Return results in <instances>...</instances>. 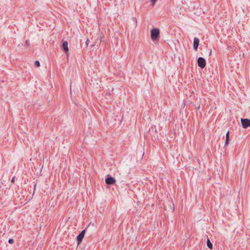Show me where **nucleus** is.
I'll use <instances>...</instances> for the list:
<instances>
[{
  "label": "nucleus",
  "instance_id": "f257e3e1",
  "mask_svg": "<svg viewBox=\"0 0 250 250\" xmlns=\"http://www.w3.org/2000/svg\"><path fill=\"white\" fill-rule=\"evenodd\" d=\"M151 38L153 41L158 40L160 37V30L158 28H154L151 30Z\"/></svg>",
  "mask_w": 250,
  "mask_h": 250
},
{
  "label": "nucleus",
  "instance_id": "f03ea898",
  "mask_svg": "<svg viewBox=\"0 0 250 250\" xmlns=\"http://www.w3.org/2000/svg\"><path fill=\"white\" fill-rule=\"evenodd\" d=\"M197 63L198 66L203 69L206 66V61L203 57H199L197 60Z\"/></svg>",
  "mask_w": 250,
  "mask_h": 250
},
{
  "label": "nucleus",
  "instance_id": "7ed1b4c3",
  "mask_svg": "<svg viewBox=\"0 0 250 250\" xmlns=\"http://www.w3.org/2000/svg\"><path fill=\"white\" fill-rule=\"evenodd\" d=\"M241 124L244 128H247L250 126V120L248 119H241Z\"/></svg>",
  "mask_w": 250,
  "mask_h": 250
},
{
  "label": "nucleus",
  "instance_id": "20e7f679",
  "mask_svg": "<svg viewBox=\"0 0 250 250\" xmlns=\"http://www.w3.org/2000/svg\"><path fill=\"white\" fill-rule=\"evenodd\" d=\"M85 231V229L82 230L81 232V233L77 236V241L78 244H80L82 242V240L83 239L84 236Z\"/></svg>",
  "mask_w": 250,
  "mask_h": 250
},
{
  "label": "nucleus",
  "instance_id": "39448f33",
  "mask_svg": "<svg viewBox=\"0 0 250 250\" xmlns=\"http://www.w3.org/2000/svg\"><path fill=\"white\" fill-rule=\"evenodd\" d=\"M115 180L112 177L108 175V177L105 179V182L107 185H112L115 183Z\"/></svg>",
  "mask_w": 250,
  "mask_h": 250
},
{
  "label": "nucleus",
  "instance_id": "423d86ee",
  "mask_svg": "<svg viewBox=\"0 0 250 250\" xmlns=\"http://www.w3.org/2000/svg\"><path fill=\"white\" fill-rule=\"evenodd\" d=\"M199 39L195 37L193 40V48L195 50H197L199 44Z\"/></svg>",
  "mask_w": 250,
  "mask_h": 250
},
{
  "label": "nucleus",
  "instance_id": "0eeeda50",
  "mask_svg": "<svg viewBox=\"0 0 250 250\" xmlns=\"http://www.w3.org/2000/svg\"><path fill=\"white\" fill-rule=\"evenodd\" d=\"M62 49L64 50L65 53L68 52V42L67 41H64L62 44Z\"/></svg>",
  "mask_w": 250,
  "mask_h": 250
},
{
  "label": "nucleus",
  "instance_id": "6e6552de",
  "mask_svg": "<svg viewBox=\"0 0 250 250\" xmlns=\"http://www.w3.org/2000/svg\"><path fill=\"white\" fill-rule=\"evenodd\" d=\"M229 132L228 131L227 132L226 134V141L225 143V146H227L229 144Z\"/></svg>",
  "mask_w": 250,
  "mask_h": 250
},
{
  "label": "nucleus",
  "instance_id": "1a4fd4ad",
  "mask_svg": "<svg viewBox=\"0 0 250 250\" xmlns=\"http://www.w3.org/2000/svg\"><path fill=\"white\" fill-rule=\"evenodd\" d=\"M207 244L208 248L211 250L213 247L212 244L208 238L207 239Z\"/></svg>",
  "mask_w": 250,
  "mask_h": 250
},
{
  "label": "nucleus",
  "instance_id": "9d476101",
  "mask_svg": "<svg viewBox=\"0 0 250 250\" xmlns=\"http://www.w3.org/2000/svg\"><path fill=\"white\" fill-rule=\"evenodd\" d=\"M35 66L38 67L40 66V62L39 61H36L35 62Z\"/></svg>",
  "mask_w": 250,
  "mask_h": 250
},
{
  "label": "nucleus",
  "instance_id": "9b49d317",
  "mask_svg": "<svg viewBox=\"0 0 250 250\" xmlns=\"http://www.w3.org/2000/svg\"><path fill=\"white\" fill-rule=\"evenodd\" d=\"M14 241L13 239H12V238H10L8 240V243L10 244H12L14 243Z\"/></svg>",
  "mask_w": 250,
  "mask_h": 250
},
{
  "label": "nucleus",
  "instance_id": "f8f14e48",
  "mask_svg": "<svg viewBox=\"0 0 250 250\" xmlns=\"http://www.w3.org/2000/svg\"><path fill=\"white\" fill-rule=\"evenodd\" d=\"M25 45H26V46H29V45H30V43H29V41L28 40H26V41H25Z\"/></svg>",
  "mask_w": 250,
  "mask_h": 250
},
{
  "label": "nucleus",
  "instance_id": "ddd939ff",
  "mask_svg": "<svg viewBox=\"0 0 250 250\" xmlns=\"http://www.w3.org/2000/svg\"><path fill=\"white\" fill-rule=\"evenodd\" d=\"M15 176H14V177L12 178V180H11V182L12 183H14V182H15Z\"/></svg>",
  "mask_w": 250,
  "mask_h": 250
},
{
  "label": "nucleus",
  "instance_id": "4468645a",
  "mask_svg": "<svg viewBox=\"0 0 250 250\" xmlns=\"http://www.w3.org/2000/svg\"><path fill=\"white\" fill-rule=\"evenodd\" d=\"M89 40L88 39H87L86 42H85V44H86V46H88V44H89Z\"/></svg>",
  "mask_w": 250,
  "mask_h": 250
},
{
  "label": "nucleus",
  "instance_id": "2eb2a0df",
  "mask_svg": "<svg viewBox=\"0 0 250 250\" xmlns=\"http://www.w3.org/2000/svg\"><path fill=\"white\" fill-rule=\"evenodd\" d=\"M157 0H151L150 1L152 4H154Z\"/></svg>",
  "mask_w": 250,
  "mask_h": 250
},
{
  "label": "nucleus",
  "instance_id": "dca6fc26",
  "mask_svg": "<svg viewBox=\"0 0 250 250\" xmlns=\"http://www.w3.org/2000/svg\"><path fill=\"white\" fill-rule=\"evenodd\" d=\"M230 67L231 68H232V66L231 65V63L230 62H229V64L228 67Z\"/></svg>",
  "mask_w": 250,
  "mask_h": 250
},
{
  "label": "nucleus",
  "instance_id": "f3484780",
  "mask_svg": "<svg viewBox=\"0 0 250 250\" xmlns=\"http://www.w3.org/2000/svg\"><path fill=\"white\" fill-rule=\"evenodd\" d=\"M133 21H135V22H137V19L136 18H133Z\"/></svg>",
  "mask_w": 250,
  "mask_h": 250
},
{
  "label": "nucleus",
  "instance_id": "a211bd4d",
  "mask_svg": "<svg viewBox=\"0 0 250 250\" xmlns=\"http://www.w3.org/2000/svg\"><path fill=\"white\" fill-rule=\"evenodd\" d=\"M211 54V50H210L209 51V55L210 56Z\"/></svg>",
  "mask_w": 250,
  "mask_h": 250
}]
</instances>
